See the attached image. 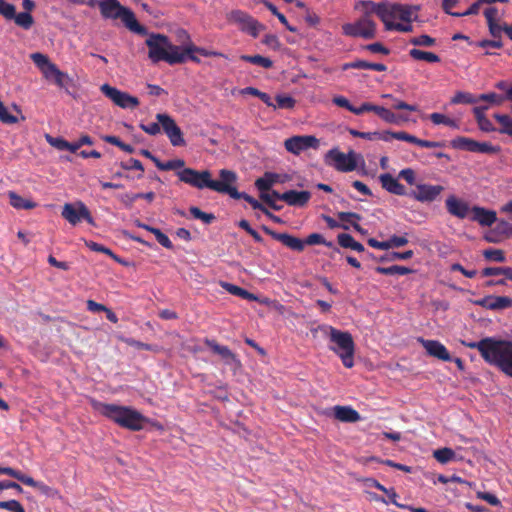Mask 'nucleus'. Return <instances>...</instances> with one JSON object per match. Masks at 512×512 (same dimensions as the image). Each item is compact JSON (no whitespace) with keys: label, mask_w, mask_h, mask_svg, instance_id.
<instances>
[{"label":"nucleus","mask_w":512,"mask_h":512,"mask_svg":"<svg viewBox=\"0 0 512 512\" xmlns=\"http://www.w3.org/2000/svg\"><path fill=\"white\" fill-rule=\"evenodd\" d=\"M181 182L197 189L209 188L222 194H228L234 199L238 195V190L234 186L237 181L235 172L227 169L219 171L220 180H213L209 170L197 171L192 168H183L176 172Z\"/></svg>","instance_id":"nucleus-1"},{"label":"nucleus","mask_w":512,"mask_h":512,"mask_svg":"<svg viewBox=\"0 0 512 512\" xmlns=\"http://www.w3.org/2000/svg\"><path fill=\"white\" fill-rule=\"evenodd\" d=\"M149 48L148 57L153 63L165 61L170 65L181 64L186 61V54L198 52L203 56L209 53L193 44L185 47L183 50L179 46L172 44L169 38L163 34H151L145 41Z\"/></svg>","instance_id":"nucleus-2"},{"label":"nucleus","mask_w":512,"mask_h":512,"mask_svg":"<svg viewBox=\"0 0 512 512\" xmlns=\"http://www.w3.org/2000/svg\"><path fill=\"white\" fill-rule=\"evenodd\" d=\"M465 346L477 349L483 359L491 365L497 366L506 375L512 377V342L496 340L491 337L482 339L479 342L466 343Z\"/></svg>","instance_id":"nucleus-3"},{"label":"nucleus","mask_w":512,"mask_h":512,"mask_svg":"<svg viewBox=\"0 0 512 512\" xmlns=\"http://www.w3.org/2000/svg\"><path fill=\"white\" fill-rule=\"evenodd\" d=\"M94 410L114 421L121 427L132 431H140L148 421L140 412L125 406L91 401Z\"/></svg>","instance_id":"nucleus-4"},{"label":"nucleus","mask_w":512,"mask_h":512,"mask_svg":"<svg viewBox=\"0 0 512 512\" xmlns=\"http://www.w3.org/2000/svg\"><path fill=\"white\" fill-rule=\"evenodd\" d=\"M321 329L329 337L333 344L330 349L336 353L346 368L354 366L355 344L349 332L338 330L332 326L325 325Z\"/></svg>","instance_id":"nucleus-5"},{"label":"nucleus","mask_w":512,"mask_h":512,"mask_svg":"<svg viewBox=\"0 0 512 512\" xmlns=\"http://www.w3.org/2000/svg\"><path fill=\"white\" fill-rule=\"evenodd\" d=\"M98 5L104 18L121 19L130 31L140 35L147 34L146 28L138 23L134 13L122 6L118 0H101Z\"/></svg>","instance_id":"nucleus-6"},{"label":"nucleus","mask_w":512,"mask_h":512,"mask_svg":"<svg viewBox=\"0 0 512 512\" xmlns=\"http://www.w3.org/2000/svg\"><path fill=\"white\" fill-rule=\"evenodd\" d=\"M226 19L229 23L237 25L242 32L254 38L259 35L260 31L265 29L264 25L242 10L236 9L228 12Z\"/></svg>","instance_id":"nucleus-7"},{"label":"nucleus","mask_w":512,"mask_h":512,"mask_svg":"<svg viewBox=\"0 0 512 512\" xmlns=\"http://www.w3.org/2000/svg\"><path fill=\"white\" fill-rule=\"evenodd\" d=\"M342 29L345 35L351 37L373 39L376 36V23L368 16H361L354 23L344 24Z\"/></svg>","instance_id":"nucleus-8"},{"label":"nucleus","mask_w":512,"mask_h":512,"mask_svg":"<svg viewBox=\"0 0 512 512\" xmlns=\"http://www.w3.org/2000/svg\"><path fill=\"white\" fill-rule=\"evenodd\" d=\"M61 215L72 225H77L82 219L86 220L90 225L95 224L89 209L81 201L74 204H64Z\"/></svg>","instance_id":"nucleus-9"},{"label":"nucleus","mask_w":512,"mask_h":512,"mask_svg":"<svg viewBox=\"0 0 512 512\" xmlns=\"http://www.w3.org/2000/svg\"><path fill=\"white\" fill-rule=\"evenodd\" d=\"M101 92L109 98L115 105L121 108H135L139 105L138 98L122 92L109 84H103L100 87Z\"/></svg>","instance_id":"nucleus-10"},{"label":"nucleus","mask_w":512,"mask_h":512,"mask_svg":"<svg viewBox=\"0 0 512 512\" xmlns=\"http://www.w3.org/2000/svg\"><path fill=\"white\" fill-rule=\"evenodd\" d=\"M156 119L161 124L163 131L173 146L185 145L183 133L171 116L164 113H158L156 115Z\"/></svg>","instance_id":"nucleus-11"},{"label":"nucleus","mask_w":512,"mask_h":512,"mask_svg":"<svg viewBox=\"0 0 512 512\" xmlns=\"http://www.w3.org/2000/svg\"><path fill=\"white\" fill-rule=\"evenodd\" d=\"M284 146L288 152L299 155L309 148H317L319 140L312 135L293 136L285 140Z\"/></svg>","instance_id":"nucleus-12"},{"label":"nucleus","mask_w":512,"mask_h":512,"mask_svg":"<svg viewBox=\"0 0 512 512\" xmlns=\"http://www.w3.org/2000/svg\"><path fill=\"white\" fill-rule=\"evenodd\" d=\"M327 157L334 161V166L338 171L349 172L357 167L356 154L350 151L348 154L342 153L336 149L328 152Z\"/></svg>","instance_id":"nucleus-13"},{"label":"nucleus","mask_w":512,"mask_h":512,"mask_svg":"<svg viewBox=\"0 0 512 512\" xmlns=\"http://www.w3.org/2000/svg\"><path fill=\"white\" fill-rule=\"evenodd\" d=\"M205 344L212 351L222 357L226 365H229L234 373L241 368V362L237 356L227 347L219 345L215 340L206 339Z\"/></svg>","instance_id":"nucleus-14"},{"label":"nucleus","mask_w":512,"mask_h":512,"mask_svg":"<svg viewBox=\"0 0 512 512\" xmlns=\"http://www.w3.org/2000/svg\"><path fill=\"white\" fill-rule=\"evenodd\" d=\"M441 185L418 184L409 195L419 202H432L443 192Z\"/></svg>","instance_id":"nucleus-15"},{"label":"nucleus","mask_w":512,"mask_h":512,"mask_svg":"<svg viewBox=\"0 0 512 512\" xmlns=\"http://www.w3.org/2000/svg\"><path fill=\"white\" fill-rule=\"evenodd\" d=\"M388 4L387 2L375 3L370 0H362L356 4L355 8L361 9L364 12L363 16L371 17L372 14H376L385 24L388 19Z\"/></svg>","instance_id":"nucleus-16"},{"label":"nucleus","mask_w":512,"mask_h":512,"mask_svg":"<svg viewBox=\"0 0 512 512\" xmlns=\"http://www.w3.org/2000/svg\"><path fill=\"white\" fill-rule=\"evenodd\" d=\"M263 231L270 235L273 239L281 242L284 246L290 248L291 250L302 252L305 248V242L300 238H297L288 233H278L273 231L267 226H262Z\"/></svg>","instance_id":"nucleus-17"},{"label":"nucleus","mask_w":512,"mask_h":512,"mask_svg":"<svg viewBox=\"0 0 512 512\" xmlns=\"http://www.w3.org/2000/svg\"><path fill=\"white\" fill-rule=\"evenodd\" d=\"M418 7L406 6L401 4H388V21L399 18L405 22H411L417 17L416 11Z\"/></svg>","instance_id":"nucleus-18"},{"label":"nucleus","mask_w":512,"mask_h":512,"mask_svg":"<svg viewBox=\"0 0 512 512\" xmlns=\"http://www.w3.org/2000/svg\"><path fill=\"white\" fill-rule=\"evenodd\" d=\"M30 58L47 80H52L59 70V68L50 61L49 57L43 53H32Z\"/></svg>","instance_id":"nucleus-19"},{"label":"nucleus","mask_w":512,"mask_h":512,"mask_svg":"<svg viewBox=\"0 0 512 512\" xmlns=\"http://www.w3.org/2000/svg\"><path fill=\"white\" fill-rule=\"evenodd\" d=\"M474 304L489 310H503L512 307V298L508 296L488 295L474 301Z\"/></svg>","instance_id":"nucleus-20"},{"label":"nucleus","mask_w":512,"mask_h":512,"mask_svg":"<svg viewBox=\"0 0 512 512\" xmlns=\"http://www.w3.org/2000/svg\"><path fill=\"white\" fill-rule=\"evenodd\" d=\"M421 343L427 353L430 356L438 358L442 361H450L451 356L445 346L436 340H423L421 339Z\"/></svg>","instance_id":"nucleus-21"},{"label":"nucleus","mask_w":512,"mask_h":512,"mask_svg":"<svg viewBox=\"0 0 512 512\" xmlns=\"http://www.w3.org/2000/svg\"><path fill=\"white\" fill-rule=\"evenodd\" d=\"M311 198L309 191H296L289 190L282 193V201L286 202L289 206L303 207Z\"/></svg>","instance_id":"nucleus-22"},{"label":"nucleus","mask_w":512,"mask_h":512,"mask_svg":"<svg viewBox=\"0 0 512 512\" xmlns=\"http://www.w3.org/2000/svg\"><path fill=\"white\" fill-rule=\"evenodd\" d=\"M446 208L451 215L460 219L465 218L470 210L469 205L466 202L458 200L454 196L447 198Z\"/></svg>","instance_id":"nucleus-23"},{"label":"nucleus","mask_w":512,"mask_h":512,"mask_svg":"<svg viewBox=\"0 0 512 512\" xmlns=\"http://www.w3.org/2000/svg\"><path fill=\"white\" fill-rule=\"evenodd\" d=\"M472 220L482 226H491L497 221L496 212L482 207L474 206L472 208Z\"/></svg>","instance_id":"nucleus-24"},{"label":"nucleus","mask_w":512,"mask_h":512,"mask_svg":"<svg viewBox=\"0 0 512 512\" xmlns=\"http://www.w3.org/2000/svg\"><path fill=\"white\" fill-rule=\"evenodd\" d=\"M334 416L337 420L345 423H355L361 419L359 413L350 406H335Z\"/></svg>","instance_id":"nucleus-25"},{"label":"nucleus","mask_w":512,"mask_h":512,"mask_svg":"<svg viewBox=\"0 0 512 512\" xmlns=\"http://www.w3.org/2000/svg\"><path fill=\"white\" fill-rule=\"evenodd\" d=\"M238 195L239 196H235L234 199H244L252 206L253 209H258L262 211L267 217H269L275 223L283 222L279 216H276L273 213H271L263 204H261L259 201H257L247 193L238 191Z\"/></svg>","instance_id":"nucleus-26"},{"label":"nucleus","mask_w":512,"mask_h":512,"mask_svg":"<svg viewBox=\"0 0 512 512\" xmlns=\"http://www.w3.org/2000/svg\"><path fill=\"white\" fill-rule=\"evenodd\" d=\"M332 101L335 105L345 108L356 115H360L364 112H369V110H376L375 108L369 107L367 105H361L359 108H356L353 105H351L349 100L344 96H336L333 98Z\"/></svg>","instance_id":"nucleus-27"},{"label":"nucleus","mask_w":512,"mask_h":512,"mask_svg":"<svg viewBox=\"0 0 512 512\" xmlns=\"http://www.w3.org/2000/svg\"><path fill=\"white\" fill-rule=\"evenodd\" d=\"M221 287L224 288L230 294L239 296L243 299H247L249 301L258 300L257 295L250 293L249 291H247L237 285H234V284H231L228 282H221Z\"/></svg>","instance_id":"nucleus-28"},{"label":"nucleus","mask_w":512,"mask_h":512,"mask_svg":"<svg viewBox=\"0 0 512 512\" xmlns=\"http://www.w3.org/2000/svg\"><path fill=\"white\" fill-rule=\"evenodd\" d=\"M8 197L10 199L11 206L14 207L15 209L30 210L37 206V204L35 202H33L29 199H25L13 191H10L8 193Z\"/></svg>","instance_id":"nucleus-29"},{"label":"nucleus","mask_w":512,"mask_h":512,"mask_svg":"<svg viewBox=\"0 0 512 512\" xmlns=\"http://www.w3.org/2000/svg\"><path fill=\"white\" fill-rule=\"evenodd\" d=\"M278 175L275 173H265L263 177L258 178L255 181V186L261 193L269 191L271 187L278 182Z\"/></svg>","instance_id":"nucleus-30"},{"label":"nucleus","mask_w":512,"mask_h":512,"mask_svg":"<svg viewBox=\"0 0 512 512\" xmlns=\"http://www.w3.org/2000/svg\"><path fill=\"white\" fill-rule=\"evenodd\" d=\"M337 240L339 245L343 248H350L358 252L365 251L364 246L360 242H357L350 234L341 233L337 236Z\"/></svg>","instance_id":"nucleus-31"},{"label":"nucleus","mask_w":512,"mask_h":512,"mask_svg":"<svg viewBox=\"0 0 512 512\" xmlns=\"http://www.w3.org/2000/svg\"><path fill=\"white\" fill-rule=\"evenodd\" d=\"M362 105H367L369 107H373L376 110H372L373 114H377L380 118H382L387 123H397L398 117L391 112L389 109H386L382 106L373 105L371 103H363Z\"/></svg>","instance_id":"nucleus-32"},{"label":"nucleus","mask_w":512,"mask_h":512,"mask_svg":"<svg viewBox=\"0 0 512 512\" xmlns=\"http://www.w3.org/2000/svg\"><path fill=\"white\" fill-rule=\"evenodd\" d=\"M409 55L415 60L427 61L430 63H436L440 61L438 55L433 52L422 51L420 49L413 48L409 51Z\"/></svg>","instance_id":"nucleus-33"},{"label":"nucleus","mask_w":512,"mask_h":512,"mask_svg":"<svg viewBox=\"0 0 512 512\" xmlns=\"http://www.w3.org/2000/svg\"><path fill=\"white\" fill-rule=\"evenodd\" d=\"M477 141L467 137H457L451 141V145L456 149H462L475 152Z\"/></svg>","instance_id":"nucleus-34"},{"label":"nucleus","mask_w":512,"mask_h":512,"mask_svg":"<svg viewBox=\"0 0 512 512\" xmlns=\"http://www.w3.org/2000/svg\"><path fill=\"white\" fill-rule=\"evenodd\" d=\"M303 242H305V245H319V244H322V245H325L329 248H333V251L335 253H340V249L337 248L332 242H328L325 240V238L321 235V234H318V233H312L310 234L305 240H303Z\"/></svg>","instance_id":"nucleus-35"},{"label":"nucleus","mask_w":512,"mask_h":512,"mask_svg":"<svg viewBox=\"0 0 512 512\" xmlns=\"http://www.w3.org/2000/svg\"><path fill=\"white\" fill-rule=\"evenodd\" d=\"M240 59L245 62H249V63L261 66L266 69H269L273 66V62L269 58L264 57L262 55H258V54L257 55H241Z\"/></svg>","instance_id":"nucleus-36"},{"label":"nucleus","mask_w":512,"mask_h":512,"mask_svg":"<svg viewBox=\"0 0 512 512\" xmlns=\"http://www.w3.org/2000/svg\"><path fill=\"white\" fill-rule=\"evenodd\" d=\"M376 272L383 275H406L412 272L410 268L393 265L390 267H381L378 266L375 268Z\"/></svg>","instance_id":"nucleus-37"},{"label":"nucleus","mask_w":512,"mask_h":512,"mask_svg":"<svg viewBox=\"0 0 512 512\" xmlns=\"http://www.w3.org/2000/svg\"><path fill=\"white\" fill-rule=\"evenodd\" d=\"M494 118L501 125L499 132L512 136V118L506 114H494Z\"/></svg>","instance_id":"nucleus-38"},{"label":"nucleus","mask_w":512,"mask_h":512,"mask_svg":"<svg viewBox=\"0 0 512 512\" xmlns=\"http://www.w3.org/2000/svg\"><path fill=\"white\" fill-rule=\"evenodd\" d=\"M0 474H6L10 477H13L25 485L33 484L32 477L27 476V475L21 473L20 471L15 470L11 467H0Z\"/></svg>","instance_id":"nucleus-39"},{"label":"nucleus","mask_w":512,"mask_h":512,"mask_svg":"<svg viewBox=\"0 0 512 512\" xmlns=\"http://www.w3.org/2000/svg\"><path fill=\"white\" fill-rule=\"evenodd\" d=\"M349 133L354 137H360L368 140L382 139L384 141H388V136L385 134V132H360L355 129H349Z\"/></svg>","instance_id":"nucleus-40"},{"label":"nucleus","mask_w":512,"mask_h":512,"mask_svg":"<svg viewBox=\"0 0 512 512\" xmlns=\"http://www.w3.org/2000/svg\"><path fill=\"white\" fill-rule=\"evenodd\" d=\"M13 19L19 27L25 30L30 29L34 23L32 15L28 12L15 13V17H13Z\"/></svg>","instance_id":"nucleus-41"},{"label":"nucleus","mask_w":512,"mask_h":512,"mask_svg":"<svg viewBox=\"0 0 512 512\" xmlns=\"http://www.w3.org/2000/svg\"><path fill=\"white\" fill-rule=\"evenodd\" d=\"M32 482H33V484H27V485L37 488L42 494H44L48 497H51V498H56L59 496V492L56 489H54L42 482H37L33 478H32Z\"/></svg>","instance_id":"nucleus-42"},{"label":"nucleus","mask_w":512,"mask_h":512,"mask_svg":"<svg viewBox=\"0 0 512 512\" xmlns=\"http://www.w3.org/2000/svg\"><path fill=\"white\" fill-rule=\"evenodd\" d=\"M102 139L105 142H107V143H110L112 145H115V146L119 147L120 149H122L123 151H125L127 153H133L134 152V148L131 145L122 142L120 140V138L117 137V136L105 135V136L102 137Z\"/></svg>","instance_id":"nucleus-43"},{"label":"nucleus","mask_w":512,"mask_h":512,"mask_svg":"<svg viewBox=\"0 0 512 512\" xmlns=\"http://www.w3.org/2000/svg\"><path fill=\"white\" fill-rule=\"evenodd\" d=\"M189 211L194 218L200 219L205 224H210L216 219L214 214L203 212L195 206L190 207Z\"/></svg>","instance_id":"nucleus-44"},{"label":"nucleus","mask_w":512,"mask_h":512,"mask_svg":"<svg viewBox=\"0 0 512 512\" xmlns=\"http://www.w3.org/2000/svg\"><path fill=\"white\" fill-rule=\"evenodd\" d=\"M352 66H354L355 69H372L380 72L387 70V67L382 63H371L364 60L354 61Z\"/></svg>","instance_id":"nucleus-45"},{"label":"nucleus","mask_w":512,"mask_h":512,"mask_svg":"<svg viewBox=\"0 0 512 512\" xmlns=\"http://www.w3.org/2000/svg\"><path fill=\"white\" fill-rule=\"evenodd\" d=\"M454 455H455L454 451L450 448H441V449L435 450L433 453L434 458L438 462L443 463V464L452 460Z\"/></svg>","instance_id":"nucleus-46"},{"label":"nucleus","mask_w":512,"mask_h":512,"mask_svg":"<svg viewBox=\"0 0 512 512\" xmlns=\"http://www.w3.org/2000/svg\"><path fill=\"white\" fill-rule=\"evenodd\" d=\"M276 108L281 109H293L296 104V100L288 95H277L276 98Z\"/></svg>","instance_id":"nucleus-47"},{"label":"nucleus","mask_w":512,"mask_h":512,"mask_svg":"<svg viewBox=\"0 0 512 512\" xmlns=\"http://www.w3.org/2000/svg\"><path fill=\"white\" fill-rule=\"evenodd\" d=\"M483 256L487 260L495 261V262H499V263L505 262V260H506L504 251L501 249H486L483 252Z\"/></svg>","instance_id":"nucleus-48"},{"label":"nucleus","mask_w":512,"mask_h":512,"mask_svg":"<svg viewBox=\"0 0 512 512\" xmlns=\"http://www.w3.org/2000/svg\"><path fill=\"white\" fill-rule=\"evenodd\" d=\"M385 134L388 136V140L390 138H394V139H397V140H403V141H407V142H410V143H413V144H416L418 143V140L419 138L411 135V134H408L404 131H400V132H390V131H386Z\"/></svg>","instance_id":"nucleus-49"},{"label":"nucleus","mask_w":512,"mask_h":512,"mask_svg":"<svg viewBox=\"0 0 512 512\" xmlns=\"http://www.w3.org/2000/svg\"><path fill=\"white\" fill-rule=\"evenodd\" d=\"M85 244L92 251L105 253V254L109 255L110 257H112L115 261L122 263L120 258H118L109 248L102 246L93 241H85Z\"/></svg>","instance_id":"nucleus-50"},{"label":"nucleus","mask_w":512,"mask_h":512,"mask_svg":"<svg viewBox=\"0 0 512 512\" xmlns=\"http://www.w3.org/2000/svg\"><path fill=\"white\" fill-rule=\"evenodd\" d=\"M410 43L414 46L431 47L435 45L436 40L429 35L423 34L410 39Z\"/></svg>","instance_id":"nucleus-51"},{"label":"nucleus","mask_w":512,"mask_h":512,"mask_svg":"<svg viewBox=\"0 0 512 512\" xmlns=\"http://www.w3.org/2000/svg\"><path fill=\"white\" fill-rule=\"evenodd\" d=\"M52 80L60 88H67L72 83L70 76L60 69L57 71Z\"/></svg>","instance_id":"nucleus-52"},{"label":"nucleus","mask_w":512,"mask_h":512,"mask_svg":"<svg viewBox=\"0 0 512 512\" xmlns=\"http://www.w3.org/2000/svg\"><path fill=\"white\" fill-rule=\"evenodd\" d=\"M148 231L153 233L157 239V241L165 248L171 249L173 247L172 242L160 229L158 228H148Z\"/></svg>","instance_id":"nucleus-53"},{"label":"nucleus","mask_w":512,"mask_h":512,"mask_svg":"<svg viewBox=\"0 0 512 512\" xmlns=\"http://www.w3.org/2000/svg\"><path fill=\"white\" fill-rule=\"evenodd\" d=\"M478 100L475 99L470 93L466 92H457L454 97L451 99V103L453 104H460V103H466V104H472L476 103Z\"/></svg>","instance_id":"nucleus-54"},{"label":"nucleus","mask_w":512,"mask_h":512,"mask_svg":"<svg viewBox=\"0 0 512 512\" xmlns=\"http://www.w3.org/2000/svg\"><path fill=\"white\" fill-rule=\"evenodd\" d=\"M379 180L382 187L388 192H391L398 183V180L389 173L380 175Z\"/></svg>","instance_id":"nucleus-55"},{"label":"nucleus","mask_w":512,"mask_h":512,"mask_svg":"<svg viewBox=\"0 0 512 512\" xmlns=\"http://www.w3.org/2000/svg\"><path fill=\"white\" fill-rule=\"evenodd\" d=\"M46 141L54 148L64 151L68 147V141L61 137H53L49 134L45 135Z\"/></svg>","instance_id":"nucleus-56"},{"label":"nucleus","mask_w":512,"mask_h":512,"mask_svg":"<svg viewBox=\"0 0 512 512\" xmlns=\"http://www.w3.org/2000/svg\"><path fill=\"white\" fill-rule=\"evenodd\" d=\"M385 29L388 31L396 30L400 32H411L413 27L411 24H401V23H394L393 21H388V19L385 22Z\"/></svg>","instance_id":"nucleus-57"},{"label":"nucleus","mask_w":512,"mask_h":512,"mask_svg":"<svg viewBox=\"0 0 512 512\" xmlns=\"http://www.w3.org/2000/svg\"><path fill=\"white\" fill-rule=\"evenodd\" d=\"M15 6L6 3L4 0H0V15L4 16L6 19H13L15 17Z\"/></svg>","instance_id":"nucleus-58"},{"label":"nucleus","mask_w":512,"mask_h":512,"mask_svg":"<svg viewBox=\"0 0 512 512\" xmlns=\"http://www.w3.org/2000/svg\"><path fill=\"white\" fill-rule=\"evenodd\" d=\"M500 151V148L497 146H493L488 142H477L475 152L486 153V154H496Z\"/></svg>","instance_id":"nucleus-59"},{"label":"nucleus","mask_w":512,"mask_h":512,"mask_svg":"<svg viewBox=\"0 0 512 512\" xmlns=\"http://www.w3.org/2000/svg\"><path fill=\"white\" fill-rule=\"evenodd\" d=\"M238 225L240 228L244 229L249 235H251L256 242H263V238L261 237V235L250 226L247 220L242 219Z\"/></svg>","instance_id":"nucleus-60"},{"label":"nucleus","mask_w":512,"mask_h":512,"mask_svg":"<svg viewBox=\"0 0 512 512\" xmlns=\"http://www.w3.org/2000/svg\"><path fill=\"white\" fill-rule=\"evenodd\" d=\"M0 121L5 124H15L17 123V117L13 116L9 113L8 109L4 106H0Z\"/></svg>","instance_id":"nucleus-61"},{"label":"nucleus","mask_w":512,"mask_h":512,"mask_svg":"<svg viewBox=\"0 0 512 512\" xmlns=\"http://www.w3.org/2000/svg\"><path fill=\"white\" fill-rule=\"evenodd\" d=\"M185 166V161L183 159H173V160H169L167 162H165V167H164V171H169V170H176L179 171V170H182Z\"/></svg>","instance_id":"nucleus-62"},{"label":"nucleus","mask_w":512,"mask_h":512,"mask_svg":"<svg viewBox=\"0 0 512 512\" xmlns=\"http://www.w3.org/2000/svg\"><path fill=\"white\" fill-rule=\"evenodd\" d=\"M262 42L272 48L273 50H279L281 44L278 37L274 34H267L263 38Z\"/></svg>","instance_id":"nucleus-63"},{"label":"nucleus","mask_w":512,"mask_h":512,"mask_svg":"<svg viewBox=\"0 0 512 512\" xmlns=\"http://www.w3.org/2000/svg\"><path fill=\"white\" fill-rule=\"evenodd\" d=\"M476 496L477 498L488 502L490 505L497 506L500 504L499 499L491 493L478 491Z\"/></svg>","instance_id":"nucleus-64"}]
</instances>
